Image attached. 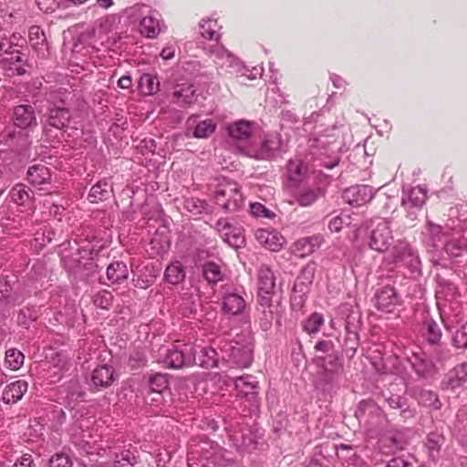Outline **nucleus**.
Returning a JSON list of instances; mask_svg holds the SVG:
<instances>
[{
    "mask_svg": "<svg viewBox=\"0 0 467 467\" xmlns=\"http://www.w3.org/2000/svg\"><path fill=\"white\" fill-rule=\"evenodd\" d=\"M216 203L227 212H235L244 205V199L239 186L234 182H224L215 192Z\"/></svg>",
    "mask_w": 467,
    "mask_h": 467,
    "instance_id": "obj_1",
    "label": "nucleus"
},
{
    "mask_svg": "<svg viewBox=\"0 0 467 467\" xmlns=\"http://www.w3.org/2000/svg\"><path fill=\"white\" fill-rule=\"evenodd\" d=\"M258 302L263 306H271L275 288V275L271 267L262 264L257 270Z\"/></svg>",
    "mask_w": 467,
    "mask_h": 467,
    "instance_id": "obj_2",
    "label": "nucleus"
},
{
    "mask_svg": "<svg viewBox=\"0 0 467 467\" xmlns=\"http://www.w3.org/2000/svg\"><path fill=\"white\" fill-rule=\"evenodd\" d=\"M393 241L392 231L389 223L380 222L371 233L369 245L378 252H385Z\"/></svg>",
    "mask_w": 467,
    "mask_h": 467,
    "instance_id": "obj_3",
    "label": "nucleus"
},
{
    "mask_svg": "<svg viewBox=\"0 0 467 467\" xmlns=\"http://www.w3.org/2000/svg\"><path fill=\"white\" fill-rule=\"evenodd\" d=\"M325 192V188L321 186L320 182L314 181L308 185L300 187L295 194V199L300 206L307 207L323 197Z\"/></svg>",
    "mask_w": 467,
    "mask_h": 467,
    "instance_id": "obj_4",
    "label": "nucleus"
},
{
    "mask_svg": "<svg viewBox=\"0 0 467 467\" xmlns=\"http://www.w3.org/2000/svg\"><path fill=\"white\" fill-rule=\"evenodd\" d=\"M13 121L15 126L26 130L37 127V119L35 109L31 105H18L13 110Z\"/></svg>",
    "mask_w": 467,
    "mask_h": 467,
    "instance_id": "obj_5",
    "label": "nucleus"
},
{
    "mask_svg": "<svg viewBox=\"0 0 467 467\" xmlns=\"http://www.w3.org/2000/svg\"><path fill=\"white\" fill-rule=\"evenodd\" d=\"M389 258L392 264H402L407 266H414L419 261L418 256L405 241L397 242L390 252Z\"/></svg>",
    "mask_w": 467,
    "mask_h": 467,
    "instance_id": "obj_6",
    "label": "nucleus"
},
{
    "mask_svg": "<svg viewBox=\"0 0 467 467\" xmlns=\"http://www.w3.org/2000/svg\"><path fill=\"white\" fill-rule=\"evenodd\" d=\"M255 238L261 245L272 252H279L285 244L284 236L274 229H258Z\"/></svg>",
    "mask_w": 467,
    "mask_h": 467,
    "instance_id": "obj_7",
    "label": "nucleus"
},
{
    "mask_svg": "<svg viewBox=\"0 0 467 467\" xmlns=\"http://www.w3.org/2000/svg\"><path fill=\"white\" fill-rule=\"evenodd\" d=\"M216 229L223 240L233 247H239L244 243L242 229L233 225L226 219L216 222Z\"/></svg>",
    "mask_w": 467,
    "mask_h": 467,
    "instance_id": "obj_8",
    "label": "nucleus"
},
{
    "mask_svg": "<svg viewBox=\"0 0 467 467\" xmlns=\"http://www.w3.org/2000/svg\"><path fill=\"white\" fill-rule=\"evenodd\" d=\"M114 381L113 368L103 365L96 368L90 377L89 386L93 391H99L101 389L109 387Z\"/></svg>",
    "mask_w": 467,
    "mask_h": 467,
    "instance_id": "obj_9",
    "label": "nucleus"
},
{
    "mask_svg": "<svg viewBox=\"0 0 467 467\" xmlns=\"http://www.w3.org/2000/svg\"><path fill=\"white\" fill-rule=\"evenodd\" d=\"M376 306L379 310L391 313L398 303V296L392 286L387 285L379 289L375 296Z\"/></svg>",
    "mask_w": 467,
    "mask_h": 467,
    "instance_id": "obj_10",
    "label": "nucleus"
},
{
    "mask_svg": "<svg viewBox=\"0 0 467 467\" xmlns=\"http://www.w3.org/2000/svg\"><path fill=\"white\" fill-rule=\"evenodd\" d=\"M28 384L24 379L12 382L5 388L2 400L5 404H14L20 400L27 390Z\"/></svg>",
    "mask_w": 467,
    "mask_h": 467,
    "instance_id": "obj_11",
    "label": "nucleus"
},
{
    "mask_svg": "<svg viewBox=\"0 0 467 467\" xmlns=\"http://www.w3.org/2000/svg\"><path fill=\"white\" fill-rule=\"evenodd\" d=\"M246 309L244 297L236 293H228L223 297V310L231 316H240Z\"/></svg>",
    "mask_w": 467,
    "mask_h": 467,
    "instance_id": "obj_12",
    "label": "nucleus"
},
{
    "mask_svg": "<svg viewBox=\"0 0 467 467\" xmlns=\"http://www.w3.org/2000/svg\"><path fill=\"white\" fill-rule=\"evenodd\" d=\"M70 119L71 115L67 108L55 105L48 110L47 122L49 126L61 130L68 125Z\"/></svg>",
    "mask_w": 467,
    "mask_h": 467,
    "instance_id": "obj_13",
    "label": "nucleus"
},
{
    "mask_svg": "<svg viewBox=\"0 0 467 467\" xmlns=\"http://www.w3.org/2000/svg\"><path fill=\"white\" fill-rule=\"evenodd\" d=\"M343 198L351 205L360 206L371 198V191L368 186L356 185L347 189Z\"/></svg>",
    "mask_w": 467,
    "mask_h": 467,
    "instance_id": "obj_14",
    "label": "nucleus"
},
{
    "mask_svg": "<svg viewBox=\"0 0 467 467\" xmlns=\"http://www.w3.org/2000/svg\"><path fill=\"white\" fill-rule=\"evenodd\" d=\"M31 47L38 56L44 57L48 53V44L44 31L38 26H32L28 30Z\"/></svg>",
    "mask_w": 467,
    "mask_h": 467,
    "instance_id": "obj_15",
    "label": "nucleus"
},
{
    "mask_svg": "<svg viewBox=\"0 0 467 467\" xmlns=\"http://www.w3.org/2000/svg\"><path fill=\"white\" fill-rule=\"evenodd\" d=\"M253 123L240 119L229 124L226 128L229 136L238 141L246 140L252 134Z\"/></svg>",
    "mask_w": 467,
    "mask_h": 467,
    "instance_id": "obj_16",
    "label": "nucleus"
},
{
    "mask_svg": "<svg viewBox=\"0 0 467 467\" xmlns=\"http://www.w3.org/2000/svg\"><path fill=\"white\" fill-rule=\"evenodd\" d=\"M320 246V237L311 236L301 238L293 244V254L298 257H306Z\"/></svg>",
    "mask_w": 467,
    "mask_h": 467,
    "instance_id": "obj_17",
    "label": "nucleus"
},
{
    "mask_svg": "<svg viewBox=\"0 0 467 467\" xmlns=\"http://www.w3.org/2000/svg\"><path fill=\"white\" fill-rule=\"evenodd\" d=\"M193 122L192 118L189 119L187 136L192 132V136L196 139H205L211 136L216 129V124L212 119H204L197 123L194 127H192Z\"/></svg>",
    "mask_w": 467,
    "mask_h": 467,
    "instance_id": "obj_18",
    "label": "nucleus"
},
{
    "mask_svg": "<svg viewBox=\"0 0 467 467\" xmlns=\"http://www.w3.org/2000/svg\"><path fill=\"white\" fill-rule=\"evenodd\" d=\"M50 179L49 170L44 164H35L27 170L26 180L32 185L37 186L47 183Z\"/></svg>",
    "mask_w": 467,
    "mask_h": 467,
    "instance_id": "obj_19",
    "label": "nucleus"
},
{
    "mask_svg": "<svg viewBox=\"0 0 467 467\" xmlns=\"http://www.w3.org/2000/svg\"><path fill=\"white\" fill-rule=\"evenodd\" d=\"M195 100V89L192 85L183 84L172 92V102L180 107H186Z\"/></svg>",
    "mask_w": 467,
    "mask_h": 467,
    "instance_id": "obj_20",
    "label": "nucleus"
},
{
    "mask_svg": "<svg viewBox=\"0 0 467 467\" xmlns=\"http://www.w3.org/2000/svg\"><path fill=\"white\" fill-rule=\"evenodd\" d=\"M281 146V138L277 133H272L265 136L262 148L256 151L254 158L258 160L267 159L272 152L278 150Z\"/></svg>",
    "mask_w": 467,
    "mask_h": 467,
    "instance_id": "obj_21",
    "label": "nucleus"
},
{
    "mask_svg": "<svg viewBox=\"0 0 467 467\" xmlns=\"http://www.w3.org/2000/svg\"><path fill=\"white\" fill-rule=\"evenodd\" d=\"M107 277L113 284H120L129 277V270L126 264L116 261L107 267Z\"/></svg>",
    "mask_w": 467,
    "mask_h": 467,
    "instance_id": "obj_22",
    "label": "nucleus"
},
{
    "mask_svg": "<svg viewBox=\"0 0 467 467\" xmlns=\"http://www.w3.org/2000/svg\"><path fill=\"white\" fill-rule=\"evenodd\" d=\"M411 364L415 372L422 378L431 377L435 373L433 362L424 355H414Z\"/></svg>",
    "mask_w": 467,
    "mask_h": 467,
    "instance_id": "obj_23",
    "label": "nucleus"
},
{
    "mask_svg": "<svg viewBox=\"0 0 467 467\" xmlns=\"http://www.w3.org/2000/svg\"><path fill=\"white\" fill-rule=\"evenodd\" d=\"M185 363L186 358L183 350L179 349L176 346H172L171 348L167 350L164 358V365L167 368L178 369L182 368Z\"/></svg>",
    "mask_w": 467,
    "mask_h": 467,
    "instance_id": "obj_24",
    "label": "nucleus"
},
{
    "mask_svg": "<svg viewBox=\"0 0 467 467\" xmlns=\"http://www.w3.org/2000/svg\"><path fill=\"white\" fill-rule=\"evenodd\" d=\"M235 389L243 395H254L257 393L258 381L252 375H245L236 378Z\"/></svg>",
    "mask_w": 467,
    "mask_h": 467,
    "instance_id": "obj_25",
    "label": "nucleus"
},
{
    "mask_svg": "<svg viewBox=\"0 0 467 467\" xmlns=\"http://www.w3.org/2000/svg\"><path fill=\"white\" fill-rule=\"evenodd\" d=\"M164 278L172 285L181 284L185 278V270L182 265L179 261L169 265L165 270Z\"/></svg>",
    "mask_w": 467,
    "mask_h": 467,
    "instance_id": "obj_26",
    "label": "nucleus"
},
{
    "mask_svg": "<svg viewBox=\"0 0 467 467\" xmlns=\"http://www.w3.org/2000/svg\"><path fill=\"white\" fill-rule=\"evenodd\" d=\"M111 186L106 181L97 182L89 191L88 200L90 202H99L109 197Z\"/></svg>",
    "mask_w": 467,
    "mask_h": 467,
    "instance_id": "obj_27",
    "label": "nucleus"
},
{
    "mask_svg": "<svg viewBox=\"0 0 467 467\" xmlns=\"http://www.w3.org/2000/svg\"><path fill=\"white\" fill-rule=\"evenodd\" d=\"M221 266L214 262H207L202 265V276L212 285L223 279Z\"/></svg>",
    "mask_w": 467,
    "mask_h": 467,
    "instance_id": "obj_28",
    "label": "nucleus"
},
{
    "mask_svg": "<svg viewBox=\"0 0 467 467\" xmlns=\"http://www.w3.org/2000/svg\"><path fill=\"white\" fill-rule=\"evenodd\" d=\"M466 377L467 374L462 367L454 368L447 375L446 388L454 390L465 382Z\"/></svg>",
    "mask_w": 467,
    "mask_h": 467,
    "instance_id": "obj_29",
    "label": "nucleus"
},
{
    "mask_svg": "<svg viewBox=\"0 0 467 467\" xmlns=\"http://www.w3.org/2000/svg\"><path fill=\"white\" fill-rule=\"evenodd\" d=\"M140 30L147 37H155L160 31V22L152 16H147L141 19Z\"/></svg>",
    "mask_w": 467,
    "mask_h": 467,
    "instance_id": "obj_30",
    "label": "nucleus"
},
{
    "mask_svg": "<svg viewBox=\"0 0 467 467\" xmlns=\"http://www.w3.org/2000/svg\"><path fill=\"white\" fill-rule=\"evenodd\" d=\"M423 336L429 343L434 345L441 340V330L435 321L426 319L423 323Z\"/></svg>",
    "mask_w": 467,
    "mask_h": 467,
    "instance_id": "obj_31",
    "label": "nucleus"
},
{
    "mask_svg": "<svg viewBox=\"0 0 467 467\" xmlns=\"http://www.w3.org/2000/svg\"><path fill=\"white\" fill-rule=\"evenodd\" d=\"M325 319L322 314L313 313L304 322L303 329L309 335L317 334L320 327L324 325Z\"/></svg>",
    "mask_w": 467,
    "mask_h": 467,
    "instance_id": "obj_32",
    "label": "nucleus"
},
{
    "mask_svg": "<svg viewBox=\"0 0 467 467\" xmlns=\"http://www.w3.org/2000/svg\"><path fill=\"white\" fill-rule=\"evenodd\" d=\"M24 354L16 349L11 348L5 352V364L11 370H18L24 364Z\"/></svg>",
    "mask_w": 467,
    "mask_h": 467,
    "instance_id": "obj_33",
    "label": "nucleus"
},
{
    "mask_svg": "<svg viewBox=\"0 0 467 467\" xmlns=\"http://www.w3.org/2000/svg\"><path fill=\"white\" fill-rule=\"evenodd\" d=\"M200 32L202 37L209 40H218L219 33L217 31V23L213 20H202L200 24Z\"/></svg>",
    "mask_w": 467,
    "mask_h": 467,
    "instance_id": "obj_34",
    "label": "nucleus"
},
{
    "mask_svg": "<svg viewBox=\"0 0 467 467\" xmlns=\"http://www.w3.org/2000/svg\"><path fill=\"white\" fill-rule=\"evenodd\" d=\"M140 85L145 94L152 95L159 90L160 82L156 76L144 74L140 77Z\"/></svg>",
    "mask_w": 467,
    "mask_h": 467,
    "instance_id": "obj_35",
    "label": "nucleus"
},
{
    "mask_svg": "<svg viewBox=\"0 0 467 467\" xmlns=\"http://www.w3.org/2000/svg\"><path fill=\"white\" fill-rule=\"evenodd\" d=\"M150 393H156L161 395L165 389H167L169 382L166 375L155 374L150 379Z\"/></svg>",
    "mask_w": 467,
    "mask_h": 467,
    "instance_id": "obj_36",
    "label": "nucleus"
},
{
    "mask_svg": "<svg viewBox=\"0 0 467 467\" xmlns=\"http://www.w3.org/2000/svg\"><path fill=\"white\" fill-rule=\"evenodd\" d=\"M10 198L12 202L18 205H24L26 202L30 200V194L26 190L25 185L16 184L10 191Z\"/></svg>",
    "mask_w": 467,
    "mask_h": 467,
    "instance_id": "obj_37",
    "label": "nucleus"
},
{
    "mask_svg": "<svg viewBox=\"0 0 467 467\" xmlns=\"http://www.w3.org/2000/svg\"><path fill=\"white\" fill-rule=\"evenodd\" d=\"M233 357L234 358V362L241 367L246 368L252 362V350L250 348L246 347L244 351H242L239 348H233Z\"/></svg>",
    "mask_w": 467,
    "mask_h": 467,
    "instance_id": "obj_38",
    "label": "nucleus"
},
{
    "mask_svg": "<svg viewBox=\"0 0 467 467\" xmlns=\"http://www.w3.org/2000/svg\"><path fill=\"white\" fill-rule=\"evenodd\" d=\"M113 296L108 290L99 292L95 298L94 304L101 309H109L112 306Z\"/></svg>",
    "mask_w": 467,
    "mask_h": 467,
    "instance_id": "obj_39",
    "label": "nucleus"
},
{
    "mask_svg": "<svg viewBox=\"0 0 467 467\" xmlns=\"http://www.w3.org/2000/svg\"><path fill=\"white\" fill-rule=\"evenodd\" d=\"M453 345L457 348H467V323L462 325L453 336Z\"/></svg>",
    "mask_w": 467,
    "mask_h": 467,
    "instance_id": "obj_40",
    "label": "nucleus"
},
{
    "mask_svg": "<svg viewBox=\"0 0 467 467\" xmlns=\"http://www.w3.org/2000/svg\"><path fill=\"white\" fill-rule=\"evenodd\" d=\"M463 246L464 244L460 240L451 239L446 243L445 250L452 256H459L462 252Z\"/></svg>",
    "mask_w": 467,
    "mask_h": 467,
    "instance_id": "obj_41",
    "label": "nucleus"
},
{
    "mask_svg": "<svg viewBox=\"0 0 467 467\" xmlns=\"http://www.w3.org/2000/svg\"><path fill=\"white\" fill-rule=\"evenodd\" d=\"M49 467H72V462L67 455L58 453L49 460Z\"/></svg>",
    "mask_w": 467,
    "mask_h": 467,
    "instance_id": "obj_42",
    "label": "nucleus"
},
{
    "mask_svg": "<svg viewBox=\"0 0 467 467\" xmlns=\"http://www.w3.org/2000/svg\"><path fill=\"white\" fill-rule=\"evenodd\" d=\"M317 352H321L324 354H332L335 350V344L332 340H319L314 347Z\"/></svg>",
    "mask_w": 467,
    "mask_h": 467,
    "instance_id": "obj_43",
    "label": "nucleus"
},
{
    "mask_svg": "<svg viewBox=\"0 0 467 467\" xmlns=\"http://www.w3.org/2000/svg\"><path fill=\"white\" fill-rule=\"evenodd\" d=\"M36 2L39 9L46 13L55 11L60 4V0H36Z\"/></svg>",
    "mask_w": 467,
    "mask_h": 467,
    "instance_id": "obj_44",
    "label": "nucleus"
},
{
    "mask_svg": "<svg viewBox=\"0 0 467 467\" xmlns=\"http://www.w3.org/2000/svg\"><path fill=\"white\" fill-rule=\"evenodd\" d=\"M324 368L328 372H337L340 368V362L337 357L330 354L327 359H323Z\"/></svg>",
    "mask_w": 467,
    "mask_h": 467,
    "instance_id": "obj_45",
    "label": "nucleus"
},
{
    "mask_svg": "<svg viewBox=\"0 0 467 467\" xmlns=\"http://www.w3.org/2000/svg\"><path fill=\"white\" fill-rule=\"evenodd\" d=\"M438 401L437 395L431 391H425L420 394V402L425 406L435 405Z\"/></svg>",
    "mask_w": 467,
    "mask_h": 467,
    "instance_id": "obj_46",
    "label": "nucleus"
},
{
    "mask_svg": "<svg viewBox=\"0 0 467 467\" xmlns=\"http://www.w3.org/2000/svg\"><path fill=\"white\" fill-rule=\"evenodd\" d=\"M346 223L343 218L340 216H336L332 218L328 223V229L331 233H338L342 230Z\"/></svg>",
    "mask_w": 467,
    "mask_h": 467,
    "instance_id": "obj_47",
    "label": "nucleus"
},
{
    "mask_svg": "<svg viewBox=\"0 0 467 467\" xmlns=\"http://www.w3.org/2000/svg\"><path fill=\"white\" fill-rule=\"evenodd\" d=\"M11 286L8 284L5 276H0V299H5L9 296Z\"/></svg>",
    "mask_w": 467,
    "mask_h": 467,
    "instance_id": "obj_48",
    "label": "nucleus"
},
{
    "mask_svg": "<svg viewBox=\"0 0 467 467\" xmlns=\"http://www.w3.org/2000/svg\"><path fill=\"white\" fill-rule=\"evenodd\" d=\"M250 210H251V213L256 217H259V216H267L266 213H267V210L266 208L259 203V202H254V203H251L250 204Z\"/></svg>",
    "mask_w": 467,
    "mask_h": 467,
    "instance_id": "obj_49",
    "label": "nucleus"
},
{
    "mask_svg": "<svg viewBox=\"0 0 467 467\" xmlns=\"http://www.w3.org/2000/svg\"><path fill=\"white\" fill-rule=\"evenodd\" d=\"M33 460L31 455L25 454L19 460H17L13 467H31Z\"/></svg>",
    "mask_w": 467,
    "mask_h": 467,
    "instance_id": "obj_50",
    "label": "nucleus"
},
{
    "mask_svg": "<svg viewBox=\"0 0 467 467\" xmlns=\"http://www.w3.org/2000/svg\"><path fill=\"white\" fill-rule=\"evenodd\" d=\"M376 410L375 404L370 400H362L359 403L358 413L364 414L367 410Z\"/></svg>",
    "mask_w": 467,
    "mask_h": 467,
    "instance_id": "obj_51",
    "label": "nucleus"
},
{
    "mask_svg": "<svg viewBox=\"0 0 467 467\" xmlns=\"http://www.w3.org/2000/svg\"><path fill=\"white\" fill-rule=\"evenodd\" d=\"M118 86H119V88H120L122 89H127V88H131V86H132L131 77L130 76H122L118 80Z\"/></svg>",
    "mask_w": 467,
    "mask_h": 467,
    "instance_id": "obj_52",
    "label": "nucleus"
},
{
    "mask_svg": "<svg viewBox=\"0 0 467 467\" xmlns=\"http://www.w3.org/2000/svg\"><path fill=\"white\" fill-rule=\"evenodd\" d=\"M311 284V281H307V284L302 281V278L299 277L294 285V290L300 291L302 293H306L308 289V285Z\"/></svg>",
    "mask_w": 467,
    "mask_h": 467,
    "instance_id": "obj_53",
    "label": "nucleus"
},
{
    "mask_svg": "<svg viewBox=\"0 0 467 467\" xmlns=\"http://www.w3.org/2000/svg\"><path fill=\"white\" fill-rule=\"evenodd\" d=\"M11 49L12 45L8 40H0V57L5 54L7 55Z\"/></svg>",
    "mask_w": 467,
    "mask_h": 467,
    "instance_id": "obj_54",
    "label": "nucleus"
},
{
    "mask_svg": "<svg viewBox=\"0 0 467 467\" xmlns=\"http://www.w3.org/2000/svg\"><path fill=\"white\" fill-rule=\"evenodd\" d=\"M407 462L401 458H395L389 461L388 467H407Z\"/></svg>",
    "mask_w": 467,
    "mask_h": 467,
    "instance_id": "obj_55",
    "label": "nucleus"
},
{
    "mask_svg": "<svg viewBox=\"0 0 467 467\" xmlns=\"http://www.w3.org/2000/svg\"><path fill=\"white\" fill-rule=\"evenodd\" d=\"M97 3L100 7L104 9L109 8L114 4L113 0H97Z\"/></svg>",
    "mask_w": 467,
    "mask_h": 467,
    "instance_id": "obj_56",
    "label": "nucleus"
},
{
    "mask_svg": "<svg viewBox=\"0 0 467 467\" xmlns=\"http://www.w3.org/2000/svg\"><path fill=\"white\" fill-rule=\"evenodd\" d=\"M7 55L11 56V57H10L11 62L17 63V62H20L22 60L21 59V56H20L18 51L16 52V54L14 52H12V51H9V53Z\"/></svg>",
    "mask_w": 467,
    "mask_h": 467,
    "instance_id": "obj_57",
    "label": "nucleus"
},
{
    "mask_svg": "<svg viewBox=\"0 0 467 467\" xmlns=\"http://www.w3.org/2000/svg\"><path fill=\"white\" fill-rule=\"evenodd\" d=\"M161 56L163 58H171V57H173V54L171 53L168 49H163L162 52H161Z\"/></svg>",
    "mask_w": 467,
    "mask_h": 467,
    "instance_id": "obj_58",
    "label": "nucleus"
},
{
    "mask_svg": "<svg viewBox=\"0 0 467 467\" xmlns=\"http://www.w3.org/2000/svg\"><path fill=\"white\" fill-rule=\"evenodd\" d=\"M297 173H300V167H297Z\"/></svg>",
    "mask_w": 467,
    "mask_h": 467,
    "instance_id": "obj_59",
    "label": "nucleus"
}]
</instances>
